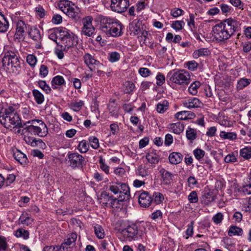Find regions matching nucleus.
Here are the masks:
<instances>
[{
    "instance_id": "51",
    "label": "nucleus",
    "mask_w": 251,
    "mask_h": 251,
    "mask_svg": "<svg viewBox=\"0 0 251 251\" xmlns=\"http://www.w3.org/2000/svg\"><path fill=\"white\" fill-rule=\"evenodd\" d=\"M184 25V22L183 21H176L172 24V27L176 30H180L182 29Z\"/></svg>"
},
{
    "instance_id": "52",
    "label": "nucleus",
    "mask_w": 251,
    "mask_h": 251,
    "mask_svg": "<svg viewBox=\"0 0 251 251\" xmlns=\"http://www.w3.org/2000/svg\"><path fill=\"white\" fill-rule=\"evenodd\" d=\"M89 141L91 147L94 149H97L99 147V139L97 138L94 136L90 137Z\"/></svg>"
},
{
    "instance_id": "54",
    "label": "nucleus",
    "mask_w": 251,
    "mask_h": 251,
    "mask_svg": "<svg viewBox=\"0 0 251 251\" xmlns=\"http://www.w3.org/2000/svg\"><path fill=\"white\" fill-rule=\"evenodd\" d=\"M120 184V183H112L109 185V189L114 194H117L119 193Z\"/></svg>"
},
{
    "instance_id": "28",
    "label": "nucleus",
    "mask_w": 251,
    "mask_h": 251,
    "mask_svg": "<svg viewBox=\"0 0 251 251\" xmlns=\"http://www.w3.org/2000/svg\"><path fill=\"white\" fill-rule=\"evenodd\" d=\"M186 136L188 140L192 142L197 137V130L195 128L188 127L186 131Z\"/></svg>"
},
{
    "instance_id": "2",
    "label": "nucleus",
    "mask_w": 251,
    "mask_h": 251,
    "mask_svg": "<svg viewBox=\"0 0 251 251\" xmlns=\"http://www.w3.org/2000/svg\"><path fill=\"white\" fill-rule=\"evenodd\" d=\"M241 24L232 18H228L214 25L212 28L213 36L218 43H225L235 32L241 30Z\"/></svg>"
},
{
    "instance_id": "20",
    "label": "nucleus",
    "mask_w": 251,
    "mask_h": 251,
    "mask_svg": "<svg viewBox=\"0 0 251 251\" xmlns=\"http://www.w3.org/2000/svg\"><path fill=\"white\" fill-rule=\"evenodd\" d=\"M183 104L185 107L191 109L200 107L201 102L198 98H192L186 100Z\"/></svg>"
},
{
    "instance_id": "58",
    "label": "nucleus",
    "mask_w": 251,
    "mask_h": 251,
    "mask_svg": "<svg viewBox=\"0 0 251 251\" xmlns=\"http://www.w3.org/2000/svg\"><path fill=\"white\" fill-rule=\"evenodd\" d=\"M99 163L100 164V168L106 174L109 173V167L104 162V160L102 157H100Z\"/></svg>"
},
{
    "instance_id": "41",
    "label": "nucleus",
    "mask_w": 251,
    "mask_h": 251,
    "mask_svg": "<svg viewBox=\"0 0 251 251\" xmlns=\"http://www.w3.org/2000/svg\"><path fill=\"white\" fill-rule=\"evenodd\" d=\"M39 87L47 94L50 93L51 89L44 80H39L38 82Z\"/></svg>"
},
{
    "instance_id": "37",
    "label": "nucleus",
    "mask_w": 251,
    "mask_h": 251,
    "mask_svg": "<svg viewBox=\"0 0 251 251\" xmlns=\"http://www.w3.org/2000/svg\"><path fill=\"white\" fill-rule=\"evenodd\" d=\"M240 155L246 159L251 158V147H246L240 150Z\"/></svg>"
},
{
    "instance_id": "24",
    "label": "nucleus",
    "mask_w": 251,
    "mask_h": 251,
    "mask_svg": "<svg viewBox=\"0 0 251 251\" xmlns=\"http://www.w3.org/2000/svg\"><path fill=\"white\" fill-rule=\"evenodd\" d=\"M183 159V155L181 153L176 152L171 153L169 156V160L172 164H177L180 163Z\"/></svg>"
},
{
    "instance_id": "3",
    "label": "nucleus",
    "mask_w": 251,
    "mask_h": 251,
    "mask_svg": "<svg viewBox=\"0 0 251 251\" xmlns=\"http://www.w3.org/2000/svg\"><path fill=\"white\" fill-rule=\"evenodd\" d=\"M3 70L10 73L18 74L20 71V63L17 54L14 51L9 50L4 53L2 60Z\"/></svg>"
},
{
    "instance_id": "40",
    "label": "nucleus",
    "mask_w": 251,
    "mask_h": 251,
    "mask_svg": "<svg viewBox=\"0 0 251 251\" xmlns=\"http://www.w3.org/2000/svg\"><path fill=\"white\" fill-rule=\"evenodd\" d=\"M15 235L17 237H23L24 239H27L29 238L28 231L22 228L17 230Z\"/></svg>"
},
{
    "instance_id": "18",
    "label": "nucleus",
    "mask_w": 251,
    "mask_h": 251,
    "mask_svg": "<svg viewBox=\"0 0 251 251\" xmlns=\"http://www.w3.org/2000/svg\"><path fill=\"white\" fill-rule=\"evenodd\" d=\"M119 196L122 197L125 201L129 200L130 198L129 188L125 183H121L120 187Z\"/></svg>"
},
{
    "instance_id": "14",
    "label": "nucleus",
    "mask_w": 251,
    "mask_h": 251,
    "mask_svg": "<svg viewBox=\"0 0 251 251\" xmlns=\"http://www.w3.org/2000/svg\"><path fill=\"white\" fill-rule=\"evenodd\" d=\"M85 63L89 66L92 71L98 70L99 67L102 66L99 61L94 59V57L89 53L85 54L84 56Z\"/></svg>"
},
{
    "instance_id": "57",
    "label": "nucleus",
    "mask_w": 251,
    "mask_h": 251,
    "mask_svg": "<svg viewBox=\"0 0 251 251\" xmlns=\"http://www.w3.org/2000/svg\"><path fill=\"white\" fill-rule=\"evenodd\" d=\"M83 105V102L81 100L71 103L72 109L75 111L79 110Z\"/></svg>"
},
{
    "instance_id": "61",
    "label": "nucleus",
    "mask_w": 251,
    "mask_h": 251,
    "mask_svg": "<svg viewBox=\"0 0 251 251\" xmlns=\"http://www.w3.org/2000/svg\"><path fill=\"white\" fill-rule=\"evenodd\" d=\"M183 13V11L182 9L175 8L171 10V15L175 18H177L181 15Z\"/></svg>"
},
{
    "instance_id": "46",
    "label": "nucleus",
    "mask_w": 251,
    "mask_h": 251,
    "mask_svg": "<svg viewBox=\"0 0 251 251\" xmlns=\"http://www.w3.org/2000/svg\"><path fill=\"white\" fill-rule=\"evenodd\" d=\"M190 112L187 111H180L176 114L175 117L178 120H185L188 119L187 117L190 115Z\"/></svg>"
},
{
    "instance_id": "26",
    "label": "nucleus",
    "mask_w": 251,
    "mask_h": 251,
    "mask_svg": "<svg viewBox=\"0 0 251 251\" xmlns=\"http://www.w3.org/2000/svg\"><path fill=\"white\" fill-rule=\"evenodd\" d=\"M169 126L170 128L173 132L176 134H180L183 132L184 128V124L181 122L171 124Z\"/></svg>"
},
{
    "instance_id": "36",
    "label": "nucleus",
    "mask_w": 251,
    "mask_h": 251,
    "mask_svg": "<svg viewBox=\"0 0 251 251\" xmlns=\"http://www.w3.org/2000/svg\"><path fill=\"white\" fill-rule=\"evenodd\" d=\"M110 202H109L108 206L112 208L119 207V205L121 204V202L125 201L123 199H122L121 196H119L118 198H115L112 196L111 200H110Z\"/></svg>"
},
{
    "instance_id": "10",
    "label": "nucleus",
    "mask_w": 251,
    "mask_h": 251,
    "mask_svg": "<svg viewBox=\"0 0 251 251\" xmlns=\"http://www.w3.org/2000/svg\"><path fill=\"white\" fill-rule=\"evenodd\" d=\"M26 32H28L26 25L22 20L18 21L16 25L14 40L18 42L24 41Z\"/></svg>"
},
{
    "instance_id": "49",
    "label": "nucleus",
    "mask_w": 251,
    "mask_h": 251,
    "mask_svg": "<svg viewBox=\"0 0 251 251\" xmlns=\"http://www.w3.org/2000/svg\"><path fill=\"white\" fill-rule=\"evenodd\" d=\"M153 200L152 201L156 204H159L162 202L164 200L163 195L159 192H155L153 195Z\"/></svg>"
},
{
    "instance_id": "22",
    "label": "nucleus",
    "mask_w": 251,
    "mask_h": 251,
    "mask_svg": "<svg viewBox=\"0 0 251 251\" xmlns=\"http://www.w3.org/2000/svg\"><path fill=\"white\" fill-rule=\"evenodd\" d=\"M13 156L14 158L22 165H25L28 162L26 155L19 150H17L14 152Z\"/></svg>"
},
{
    "instance_id": "31",
    "label": "nucleus",
    "mask_w": 251,
    "mask_h": 251,
    "mask_svg": "<svg viewBox=\"0 0 251 251\" xmlns=\"http://www.w3.org/2000/svg\"><path fill=\"white\" fill-rule=\"evenodd\" d=\"M112 196V195L110 196L105 192H103L100 196V202L102 203L103 206H108L109 202H110V200H111Z\"/></svg>"
},
{
    "instance_id": "4",
    "label": "nucleus",
    "mask_w": 251,
    "mask_h": 251,
    "mask_svg": "<svg viewBox=\"0 0 251 251\" xmlns=\"http://www.w3.org/2000/svg\"><path fill=\"white\" fill-rule=\"evenodd\" d=\"M145 230L144 226L139 223H135L120 229L119 231L126 240L132 241L142 239Z\"/></svg>"
},
{
    "instance_id": "11",
    "label": "nucleus",
    "mask_w": 251,
    "mask_h": 251,
    "mask_svg": "<svg viewBox=\"0 0 251 251\" xmlns=\"http://www.w3.org/2000/svg\"><path fill=\"white\" fill-rule=\"evenodd\" d=\"M92 21L93 18L90 16L82 19L83 27L81 30L82 34L87 36H91L92 35L95 31V28L92 24Z\"/></svg>"
},
{
    "instance_id": "8",
    "label": "nucleus",
    "mask_w": 251,
    "mask_h": 251,
    "mask_svg": "<svg viewBox=\"0 0 251 251\" xmlns=\"http://www.w3.org/2000/svg\"><path fill=\"white\" fill-rule=\"evenodd\" d=\"M66 160L68 165L73 169H82L86 163L84 157L77 152H69Z\"/></svg>"
},
{
    "instance_id": "48",
    "label": "nucleus",
    "mask_w": 251,
    "mask_h": 251,
    "mask_svg": "<svg viewBox=\"0 0 251 251\" xmlns=\"http://www.w3.org/2000/svg\"><path fill=\"white\" fill-rule=\"evenodd\" d=\"M120 58V54L116 51L112 52L109 53L108 60L111 62H115L119 60Z\"/></svg>"
},
{
    "instance_id": "25",
    "label": "nucleus",
    "mask_w": 251,
    "mask_h": 251,
    "mask_svg": "<svg viewBox=\"0 0 251 251\" xmlns=\"http://www.w3.org/2000/svg\"><path fill=\"white\" fill-rule=\"evenodd\" d=\"M107 108L111 116L115 118L118 117V108L115 100H110L109 101L107 105Z\"/></svg>"
},
{
    "instance_id": "27",
    "label": "nucleus",
    "mask_w": 251,
    "mask_h": 251,
    "mask_svg": "<svg viewBox=\"0 0 251 251\" xmlns=\"http://www.w3.org/2000/svg\"><path fill=\"white\" fill-rule=\"evenodd\" d=\"M20 222L25 226H29L33 222V219L26 212H24L19 218Z\"/></svg>"
},
{
    "instance_id": "9",
    "label": "nucleus",
    "mask_w": 251,
    "mask_h": 251,
    "mask_svg": "<svg viewBox=\"0 0 251 251\" xmlns=\"http://www.w3.org/2000/svg\"><path fill=\"white\" fill-rule=\"evenodd\" d=\"M129 5V0H111L110 6L112 11L122 13L127 10Z\"/></svg>"
},
{
    "instance_id": "39",
    "label": "nucleus",
    "mask_w": 251,
    "mask_h": 251,
    "mask_svg": "<svg viewBox=\"0 0 251 251\" xmlns=\"http://www.w3.org/2000/svg\"><path fill=\"white\" fill-rule=\"evenodd\" d=\"M201 83L198 81H196L192 83L188 88L189 92L193 95H196L197 94V89L200 87Z\"/></svg>"
},
{
    "instance_id": "15",
    "label": "nucleus",
    "mask_w": 251,
    "mask_h": 251,
    "mask_svg": "<svg viewBox=\"0 0 251 251\" xmlns=\"http://www.w3.org/2000/svg\"><path fill=\"white\" fill-rule=\"evenodd\" d=\"M138 201L142 207H146L150 206L153 199L148 192L144 191L140 195Z\"/></svg>"
},
{
    "instance_id": "1",
    "label": "nucleus",
    "mask_w": 251,
    "mask_h": 251,
    "mask_svg": "<svg viewBox=\"0 0 251 251\" xmlns=\"http://www.w3.org/2000/svg\"><path fill=\"white\" fill-rule=\"evenodd\" d=\"M0 123L6 128L24 127L25 132L40 137L46 136L48 133V128L45 123L40 120L28 121L23 124L19 114L13 106L1 108L0 111Z\"/></svg>"
},
{
    "instance_id": "5",
    "label": "nucleus",
    "mask_w": 251,
    "mask_h": 251,
    "mask_svg": "<svg viewBox=\"0 0 251 251\" xmlns=\"http://www.w3.org/2000/svg\"><path fill=\"white\" fill-rule=\"evenodd\" d=\"M60 9L69 17L79 20L81 16L80 10L73 2L68 0H61L58 4Z\"/></svg>"
},
{
    "instance_id": "56",
    "label": "nucleus",
    "mask_w": 251,
    "mask_h": 251,
    "mask_svg": "<svg viewBox=\"0 0 251 251\" xmlns=\"http://www.w3.org/2000/svg\"><path fill=\"white\" fill-rule=\"evenodd\" d=\"M185 65L188 67V69L191 71H194L198 66V64L194 60L188 61L185 63Z\"/></svg>"
},
{
    "instance_id": "63",
    "label": "nucleus",
    "mask_w": 251,
    "mask_h": 251,
    "mask_svg": "<svg viewBox=\"0 0 251 251\" xmlns=\"http://www.w3.org/2000/svg\"><path fill=\"white\" fill-rule=\"evenodd\" d=\"M43 251H61V247L47 246L43 248Z\"/></svg>"
},
{
    "instance_id": "53",
    "label": "nucleus",
    "mask_w": 251,
    "mask_h": 251,
    "mask_svg": "<svg viewBox=\"0 0 251 251\" xmlns=\"http://www.w3.org/2000/svg\"><path fill=\"white\" fill-rule=\"evenodd\" d=\"M156 84L160 86L163 85L165 81V77L163 74L158 73L156 76Z\"/></svg>"
},
{
    "instance_id": "32",
    "label": "nucleus",
    "mask_w": 251,
    "mask_h": 251,
    "mask_svg": "<svg viewBox=\"0 0 251 251\" xmlns=\"http://www.w3.org/2000/svg\"><path fill=\"white\" fill-rule=\"evenodd\" d=\"M32 94L37 104H41L44 102L45 100L44 96L39 90L36 89L33 90Z\"/></svg>"
},
{
    "instance_id": "44",
    "label": "nucleus",
    "mask_w": 251,
    "mask_h": 251,
    "mask_svg": "<svg viewBox=\"0 0 251 251\" xmlns=\"http://www.w3.org/2000/svg\"><path fill=\"white\" fill-rule=\"evenodd\" d=\"M220 136L225 139L233 140L236 138V134L233 132H226L222 131L220 132Z\"/></svg>"
},
{
    "instance_id": "30",
    "label": "nucleus",
    "mask_w": 251,
    "mask_h": 251,
    "mask_svg": "<svg viewBox=\"0 0 251 251\" xmlns=\"http://www.w3.org/2000/svg\"><path fill=\"white\" fill-rule=\"evenodd\" d=\"M24 140L27 144L30 145L32 147H36L40 144H44L41 139H36L35 138L30 136L25 137Z\"/></svg>"
},
{
    "instance_id": "45",
    "label": "nucleus",
    "mask_w": 251,
    "mask_h": 251,
    "mask_svg": "<svg viewBox=\"0 0 251 251\" xmlns=\"http://www.w3.org/2000/svg\"><path fill=\"white\" fill-rule=\"evenodd\" d=\"M78 150L81 153H85L88 151L89 146L86 140H83L79 143L78 146Z\"/></svg>"
},
{
    "instance_id": "17",
    "label": "nucleus",
    "mask_w": 251,
    "mask_h": 251,
    "mask_svg": "<svg viewBox=\"0 0 251 251\" xmlns=\"http://www.w3.org/2000/svg\"><path fill=\"white\" fill-rule=\"evenodd\" d=\"M30 37L33 40L38 42L36 45L37 49L41 47V35L39 30L37 28H31L29 31H28Z\"/></svg>"
},
{
    "instance_id": "38",
    "label": "nucleus",
    "mask_w": 251,
    "mask_h": 251,
    "mask_svg": "<svg viewBox=\"0 0 251 251\" xmlns=\"http://www.w3.org/2000/svg\"><path fill=\"white\" fill-rule=\"evenodd\" d=\"M169 107L167 100H164L162 102L158 103L156 106V110L160 113H163Z\"/></svg>"
},
{
    "instance_id": "50",
    "label": "nucleus",
    "mask_w": 251,
    "mask_h": 251,
    "mask_svg": "<svg viewBox=\"0 0 251 251\" xmlns=\"http://www.w3.org/2000/svg\"><path fill=\"white\" fill-rule=\"evenodd\" d=\"M193 153L195 158L200 160L204 157L205 151L200 149H196L193 151Z\"/></svg>"
},
{
    "instance_id": "16",
    "label": "nucleus",
    "mask_w": 251,
    "mask_h": 251,
    "mask_svg": "<svg viewBox=\"0 0 251 251\" xmlns=\"http://www.w3.org/2000/svg\"><path fill=\"white\" fill-rule=\"evenodd\" d=\"M159 173L161 175L162 179V182L164 184L169 185L171 184L174 176V175L173 173L166 170L163 168H161L159 170Z\"/></svg>"
},
{
    "instance_id": "35",
    "label": "nucleus",
    "mask_w": 251,
    "mask_h": 251,
    "mask_svg": "<svg viewBox=\"0 0 251 251\" xmlns=\"http://www.w3.org/2000/svg\"><path fill=\"white\" fill-rule=\"evenodd\" d=\"M65 83V80L63 76L61 75H56L54 76L51 80V85L53 89H56L55 85H61Z\"/></svg>"
},
{
    "instance_id": "21",
    "label": "nucleus",
    "mask_w": 251,
    "mask_h": 251,
    "mask_svg": "<svg viewBox=\"0 0 251 251\" xmlns=\"http://www.w3.org/2000/svg\"><path fill=\"white\" fill-rule=\"evenodd\" d=\"M215 196L211 192H204L201 198V201L202 203L208 205L211 202L214 201Z\"/></svg>"
},
{
    "instance_id": "42",
    "label": "nucleus",
    "mask_w": 251,
    "mask_h": 251,
    "mask_svg": "<svg viewBox=\"0 0 251 251\" xmlns=\"http://www.w3.org/2000/svg\"><path fill=\"white\" fill-rule=\"evenodd\" d=\"M95 232L98 238L102 239L104 237V232L102 226L99 225H96L94 226Z\"/></svg>"
},
{
    "instance_id": "47",
    "label": "nucleus",
    "mask_w": 251,
    "mask_h": 251,
    "mask_svg": "<svg viewBox=\"0 0 251 251\" xmlns=\"http://www.w3.org/2000/svg\"><path fill=\"white\" fill-rule=\"evenodd\" d=\"M3 22L1 21L0 19V32L5 33L6 32L9 27V22L6 18L3 19Z\"/></svg>"
},
{
    "instance_id": "43",
    "label": "nucleus",
    "mask_w": 251,
    "mask_h": 251,
    "mask_svg": "<svg viewBox=\"0 0 251 251\" xmlns=\"http://www.w3.org/2000/svg\"><path fill=\"white\" fill-rule=\"evenodd\" d=\"M124 86L125 88L124 92L126 94H129L132 92L135 88L134 84L131 81L126 82L124 84Z\"/></svg>"
},
{
    "instance_id": "23",
    "label": "nucleus",
    "mask_w": 251,
    "mask_h": 251,
    "mask_svg": "<svg viewBox=\"0 0 251 251\" xmlns=\"http://www.w3.org/2000/svg\"><path fill=\"white\" fill-rule=\"evenodd\" d=\"M77 238V235L75 233H72L69 234L67 238L64 240V242L61 245V247L63 249L65 246H74Z\"/></svg>"
},
{
    "instance_id": "29",
    "label": "nucleus",
    "mask_w": 251,
    "mask_h": 251,
    "mask_svg": "<svg viewBox=\"0 0 251 251\" xmlns=\"http://www.w3.org/2000/svg\"><path fill=\"white\" fill-rule=\"evenodd\" d=\"M211 52L207 48H201L195 50L193 54L195 58H198L201 56H208L210 54Z\"/></svg>"
},
{
    "instance_id": "59",
    "label": "nucleus",
    "mask_w": 251,
    "mask_h": 251,
    "mask_svg": "<svg viewBox=\"0 0 251 251\" xmlns=\"http://www.w3.org/2000/svg\"><path fill=\"white\" fill-rule=\"evenodd\" d=\"M26 61L31 66H34L37 62L36 57L32 54L28 55Z\"/></svg>"
},
{
    "instance_id": "60",
    "label": "nucleus",
    "mask_w": 251,
    "mask_h": 251,
    "mask_svg": "<svg viewBox=\"0 0 251 251\" xmlns=\"http://www.w3.org/2000/svg\"><path fill=\"white\" fill-rule=\"evenodd\" d=\"M139 73L143 77H147L150 76L151 73V71L147 68H141L139 70Z\"/></svg>"
},
{
    "instance_id": "34",
    "label": "nucleus",
    "mask_w": 251,
    "mask_h": 251,
    "mask_svg": "<svg viewBox=\"0 0 251 251\" xmlns=\"http://www.w3.org/2000/svg\"><path fill=\"white\" fill-rule=\"evenodd\" d=\"M251 83V79L246 78H241L237 82V89L238 90H242L245 87L248 86Z\"/></svg>"
},
{
    "instance_id": "7",
    "label": "nucleus",
    "mask_w": 251,
    "mask_h": 251,
    "mask_svg": "<svg viewBox=\"0 0 251 251\" xmlns=\"http://www.w3.org/2000/svg\"><path fill=\"white\" fill-rule=\"evenodd\" d=\"M60 42L59 43L60 48L63 49L64 51L69 53H73L77 50L76 47L73 45V39L71 34L65 29L60 30L59 32Z\"/></svg>"
},
{
    "instance_id": "12",
    "label": "nucleus",
    "mask_w": 251,
    "mask_h": 251,
    "mask_svg": "<svg viewBox=\"0 0 251 251\" xmlns=\"http://www.w3.org/2000/svg\"><path fill=\"white\" fill-rule=\"evenodd\" d=\"M123 25L118 20L108 28V32H104L107 36L119 37L122 34Z\"/></svg>"
},
{
    "instance_id": "62",
    "label": "nucleus",
    "mask_w": 251,
    "mask_h": 251,
    "mask_svg": "<svg viewBox=\"0 0 251 251\" xmlns=\"http://www.w3.org/2000/svg\"><path fill=\"white\" fill-rule=\"evenodd\" d=\"M229 2L234 6L243 9L244 3L241 0H229Z\"/></svg>"
},
{
    "instance_id": "64",
    "label": "nucleus",
    "mask_w": 251,
    "mask_h": 251,
    "mask_svg": "<svg viewBox=\"0 0 251 251\" xmlns=\"http://www.w3.org/2000/svg\"><path fill=\"white\" fill-rule=\"evenodd\" d=\"M241 191L245 195L251 194V182L249 184L243 186L241 188Z\"/></svg>"
},
{
    "instance_id": "33",
    "label": "nucleus",
    "mask_w": 251,
    "mask_h": 251,
    "mask_svg": "<svg viewBox=\"0 0 251 251\" xmlns=\"http://www.w3.org/2000/svg\"><path fill=\"white\" fill-rule=\"evenodd\" d=\"M243 234V230L241 228L235 226H232L230 227L228 232L229 236L233 235L241 236Z\"/></svg>"
},
{
    "instance_id": "55",
    "label": "nucleus",
    "mask_w": 251,
    "mask_h": 251,
    "mask_svg": "<svg viewBox=\"0 0 251 251\" xmlns=\"http://www.w3.org/2000/svg\"><path fill=\"white\" fill-rule=\"evenodd\" d=\"M198 200L197 193L195 191L191 192L188 196V200L190 203H196Z\"/></svg>"
},
{
    "instance_id": "19",
    "label": "nucleus",
    "mask_w": 251,
    "mask_h": 251,
    "mask_svg": "<svg viewBox=\"0 0 251 251\" xmlns=\"http://www.w3.org/2000/svg\"><path fill=\"white\" fill-rule=\"evenodd\" d=\"M146 159L153 166L157 164L160 160V157L155 151H151L146 154Z\"/></svg>"
},
{
    "instance_id": "6",
    "label": "nucleus",
    "mask_w": 251,
    "mask_h": 251,
    "mask_svg": "<svg viewBox=\"0 0 251 251\" xmlns=\"http://www.w3.org/2000/svg\"><path fill=\"white\" fill-rule=\"evenodd\" d=\"M167 77H169V80H168L169 83L185 85L190 83L189 73L184 70H179L173 73H169Z\"/></svg>"
},
{
    "instance_id": "13",
    "label": "nucleus",
    "mask_w": 251,
    "mask_h": 251,
    "mask_svg": "<svg viewBox=\"0 0 251 251\" xmlns=\"http://www.w3.org/2000/svg\"><path fill=\"white\" fill-rule=\"evenodd\" d=\"M99 20L100 28L102 32L104 33V32H108V28L113 25L117 19L100 15L99 16Z\"/></svg>"
}]
</instances>
